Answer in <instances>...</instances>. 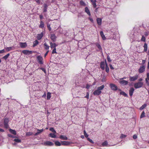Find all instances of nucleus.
<instances>
[{
	"label": "nucleus",
	"mask_w": 149,
	"mask_h": 149,
	"mask_svg": "<svg viewBox=\"0 0 149 149\" xmlns=\"http://www.w3.org/2000/svg\"><path fill=\"white\" fill-rule=\"evenodd\" d=\"M143 85V83L141 81H138L134 84V87L136 89L142 87Z\"/></svg>",
	"instance_id": "obj_1"
},
{
	"label": "nucleus",
	"mask_w": 149,
	"mask_h": 149,
	"mask_svg": "<svg viewBox=\"0 0 149 149\" xmlns=\"http://www.w3.org/2000/svg\"><path fill=\"white\" fill-rule=\"evenodd\" d=\"M9 121V119L8 118H4L3 122V124L4 127L6 128H8V123Z\"/></svg>",
	"instance_id": "obj_2"
},
{
	"label": "nucleus",
	"mask_w": 149,
	"mask_h": 149,
	"mask_svg": "<svg viewBox=\"0 0 149 149\" xmlns=\"http://www.w3.org/2000/svg\"><path fill=\"white\" fill-rule=\"evenodd\" d=\"M109 86L113 90L116 91L118 89L117 86L115 84L111 83L109 84Z\"/></svg>",
	"instance_id": "obj_3"
},
{
	"label": "nucleus",
	"mask_w": 149,
	"mask_h": 149,
	"mask_svg": "<svg viewBox=\"0 0 149 149\" xmlns=\"http://www.w3.org/2000/svg\"><path fill=\"white\" fill-rule=\"evenodd\" d=\"M145 70V67L144 65L141 66L138 70L139 73H141L143 72Z\"/></svg>",
	"instance_id": "obj_4"
},
{
	"label": "nucleus",
	"mask_w": 149,
	"mask_h": 149,
	"mask_svg": "<svg viewBox=\"0 0 149 149\" xmlns=\"http://www.w3.org/2000/svg\"><path fill=\"white\" fill-rule=\"evenodd\" d=\"M37 59L38 62L39 63V64H43V58L42 56H38L37 57Z\"/></svg>",
	"instance_id": "obj_5"
},
{
	"label": "nucleus",
	"mask_w": 149,
	"mask_h": 149,
	"mask_svg": "<svg viewBox=\"0 0 149 149\" xmlns=\"http://www.w3.org/2000/svg\"><path fill=\"white\" fill-rule=\"evenodd\" d=\"M138 75L137 74L135 75L133 77H130V80L131 81H135L137 79L138 77Z\"/></svg>",
	"instance_id": "obj_6"
},
{
	"label": "nucleus",
	"mask_w": 149,
	"mask_h": 149,
	"mask_svg": "<svg viewBox=\"0 0 149 149\" xmlns=\"http://www.w3.org/2000/svg\"><path fill=\"white\" fill-rule=\"evenodd\" d=\"M22 53L25 55H29L33 53V51L29 50H24L22 51Z\"/></svg>",
	"instance_id": "obj_7"
},
{
	"label": "nucleus",
	"mask_w": 149,
	"mask_h": 149,
	"mask_svg": "<svg viewBox=\"0 0 149 149\" xmlns=\"http://www.w3.org/2000/svg\"><path fill=\"white\" fill-rule=\"evenodd\" d=\"M56 38L57 37L55 34H52L51 35L50 38L53 42H55L56 40Z\"/></svg>",
	"instance_id": "obj_8"
},
{
	"label": "nucleus",
	"mask_w": 149,
	"mask_h": 149,
	"mask_svg": "<svg viewBox=\"0 0 149 149\" xmlns=\"http://www.w3.org/2000/svg\"><path fill=\"white\" fill-rule=\"evenodd\" d=\"M120 84L123 85H126L128 84V81H127L125 80H121L119 81Z\"/></svg>",
	"instance_id": "obj_9"
},
{
	"label": "nucleus",
	"mask_w": 149,
	"mask_h": 149,
	"mask_svg": "<svg viewBox=\"0 0 149 149\" xmlns=\"http://www.w3.org/2000/svg\"><path fill=\"white\" fill-rule=\"evenodd\" d=\"M44 33L43 32H42L40 34H37V38L38 40H41L43 36Z\"/></svg>",
	"instance_id": "obj_10"
},
{
	"label": "nucleus",
	"mask_w": 149,
	"mask_h": 149,
	"mask_svg": "<svg viewBox=\"0 0 149 149\" xmlns=\"http://www.w3.org/2000/svg\"><path fill=\"white\" fill-rule=\"evenodd\" d=\"M19 45L21 48H25L27 46V44L26 42H22L19 43Z\"/></svg>",
	"instance_id": "obj_11"
},
{
	"label": "nucleus",
	"mask_w": 149,
	"mask_h": 149,
	"mask_svg": "<svg viewBox=\"0 0 149 149\" xmlns=\"http://www.w3.org/2000/svg\"><path fill=\"white\" fill-rule=\"evenodd\" d=\"M50 47L52 49L56 48V47L58 46V45L55 43H53L52 42L50 43Z\"/></svg>",
	"instance_id": "obj_12"
},
{
	"label": "nucleus",
	"mask_w": 149,
	"mask_h": 149,
	"mask_svg": "<svg viewBox=\"0 0 149 149\" xmlns=\"http://www.w3.org/2000/svg\"><path fill=\"white\" fill-rule=\"evenodd\" d=\"M101 93V91H99L97 89L95 90L93 93V94L94 95H99Z\"/></svg>",
	"instance_id": "obj_13"
},
{
	"label": "nucleus",
	"mask_w": 149,
	"mask_h": 149,
	"mask_svg": "<svg viewBox=\"0 0 149 149\" xmlns=\"http://www.w3.org/2000/svg\"><path fill=\"white\" fill-rule=\"evenodd\" d=\"M61 144L62 145L64 146H67L71 144V142L67 141H63L61 142Z\"/></svg>",
	"instance_id": "obj_14"
},
{
	"label": "nucleus",
	"mask_w": 149,
	"mask_h": 149,
	"mask_svg": "<svg viewBox=\"0 0 149 149\" xmlns=\"http://www.w3.org/2000/svg\"><path fill=\"white\" fill-rule=\"evenodd\" d=\"M134 89L133 87L131 88L129 91V95L130 96H132L134 91Z\"/></svg>",
	"instance_id": "obj_15"
},
{
	"label": "nucleus",
	"mask_w": 149,
	"mask_h": 149,
	"mask_svg": "<svg viewBox=\"0 0 149 149\" xmlns=\"http://www.w3.org/2000/svg\"><path fill=\"white\" fill-rule=\"evenodd\" d=\"M44 144L46 146H52L54 145V143L52 142L49 141H47L44 143Z\"/></svg>",
	"instance_id": "obj_16"
},
{
	"label": "nucleus",
	"mask_w": 149,
	"mask_h": 149,
	"mask_svg": "<svg viewBox=\"0 0 149 149\" xmlns=\"http://www.w3.org/2000/svg\"><path fill=\"white\" fill-rule=\"evenodd\" d=\"M105 63L104 61H102L100 63V68L103 70H104L105 69Z\"/></svg>",
	"instance_id": "obj_17"
},
{
	"label": "nucleus",
	"mask_w": 149,
	"mask_h": 149,
	"mask_svg": "<svg viewBox=\"0 0 149 149\" xmlns=\"http://www.w3.org/2000/svg\"><path fill=\"white\" fill-rule=\"evenodd\" d=\"M59 138L63 140H68V138L65 135H61L59 137Z\"/></svg>",
	"instance_id": "obj_18"
},
{
	"label": "nucleus",
	"mask_w": 149,
	"mask_h": 149,
	"mask_svg": "<svg viewBox=\"0 0 149 149\" xmlns=\"http://www.w3.org/2000/svg\"><path fill=\"white\" fill-rule=\"evenodd\" d=\"M85 11L89 16L91 15V14L88 8L86 7L85 8Z\"/></svg>",
	"instance_id": "obj_19"
},
{
	"label": "nucleus",
	"mask_w": 149,
	"mask_h": 149,
	"mask_svg": "<svg viewBox=\"0 0 149 149\" xmlns=\"http://www.w3.org/2000/svg\"><path fill=\"white\" fill-rule=\"evenodd\" d=\"M97 24L99 25H101L102 24V19L101 18H98L96 19Z\"/></svg>",
	"instance_id": "obj_20"
},
{
	"label": "nucleus",
	"mask_w": 149,
	"mask_h": 149,
	"mask_svg": "<svg viewBox=\"0 0 149 149\" xmlns=\"http://www.w3.org/2000/svg\"><path fill=\"white\" fill-rule=\"evenodd\" d=\"M100 33L102 39L104 40H105L106 39V38L103 33V32L102 31H101L100 32Z\"/></svg>",
	"instance_id": "obj_21"
},
{
	"label": "nucleus",
	"mask_w": 149,
	"mask_h": 149,
	"mask_svg": "<svg viewBox=\"0 0 149 149\" xmlns=\"http://www.w3.org/2000/svg\"><path fill=\"white\" fill-rule=\"evenodd\" d=\"M44 24L43 22L42 21H40V24L39 26V27L41 28H43L44 27Z\"/></svg>",
	"instance_id": "obj_22"
},
{
	"label": "nucleus",
	"mask_w": 149,
	"mask_h": 149,
	"mask_svg": "<svg viewBox=\"0 0 149 149\" xmlns=\"http://www.w3.org/2000/svg\"><path fill=\"white\" fill-rule=\"evenodd\" d=\"M105 65H106V67H105L106 71L107 73H108L109 72V68L107 64V62H106V60H105Z\"/></svg>",
	"instance_id": "obj_23"
},
{
	"label": "nucleus",
	"mask_w": 149,
	"mask_h": 149,
	"mask_svg": "<svg viewBox=\"0 0 149 149\" xmlns=\"http://www.w3.org/2000/svg\"><path fill=\"white\" fill-rule=\"evenodd\" d=\"M9 131L11 133L14 135L16 134V131L15 130H13L11 129H10L9 130Z\"/></svg>",
	"instance_id": "obj_24"
},
{
	"label": "nucleus",
	"mask_w": 149,
	"mask_h": 149,
	"mask_svg": "<svg viewBox=\"0 0 149 149\" xmlns=\"http://www.w3.org/2000/svg\"><path fill=\"white\" fill-rule=\"evenodd\" d=\"M47 5L46 4H45L44 5V8H43V12H45L47 11Z\"/></svg>",
	"instance_id": "obj_25"
},
{
	"label": "nucleus",
	"mask_w": 149,
	"mask_h": 149,
	"mask_svg": "<svg viewBox=\"0 0 149 149\" xmlns=\"http://www.w3.org/2000/svg\"><path fill=\"white\" fill-rule=\"evenodd\" d=\"M56 133H50L49 135V136L53 138H55L56 137V135L55 134Z\"/></svg>",
	"instance_id": "obj_26"
},
{
	"label": "nucleus",
	"mask_w": 149,
	"mask_h": 149,
	"mask_svg": "<svg viewBox=\"0 0 149 149\" xmlns=\"http://www.w3.org/2000/svg\"><path fill=\"white\" fill-rule=\"evenodd\" d=\"M44 47L45 49L48 50V49L49 48V46L48 45L46 42L44 43Z\"/></svg>",
	"instance_id": "obj_27"
},
{
	"label": "nucleus",
	"mask_w": 149,
	"mask_h": 149,
	"mask_svg": "<svg viewBox=\"0 0 149 149\" xmlns=\"http://www.w3.org/2000/svg\"><path fill=\"white\" fill-rule=\"evenodd\" d=\"M143 47L144 48L143 50L144 52H146L147 51L148 49L147 45L146 43H144V45L143 46Z\"/></svg>",
	"instance_id": "obj_28"
},
{
	"label": "nucleus",
	"mask_w": 149,
	"mask_h": 149,
	"mask_svg": "<svg viewBox=\"0 0 149 149\" xmlns=\"http://www.w3.org/2000/svg\"><path fill=\"white\" fill-rule=\"evenodd\" d=\"M38 43L39 42L37 40H35L33 42V47H35L38 44Z\"/></svg>",
	"instance_id": "obj_29"
},
{
	"label": "nucleus",
	"mask_w": 149,
	"mask_h": 149,
	"mask_svg": "<svg viewBox=\"0 0 149 149\" xmlns=\"http://www.w3.org/2000/svg\"><path fill=\"white\" fill-rule=\"evenodd\" d=\"M5 48L7 52H9L11 50L13 49V47H7L6 48Z\"/></svg>",
	"instance_id": "obj_30"
},
{
	"label": "nucleus",
	"mask_w": 149,
	"mask_h": 149,
	"mask_svg": "<svg viewBox=\"0 0 149 149\" xmlns=\"http://www.w3.org/2000/svg\"><path fill=\"white\" fill-rule=\"evenodd\" d=\"M95 45L100 50H102V48L100 44H99L98 43H96Z\"/></svg>",
	"instance_id": "obj_31"
},
{
	"label": "nucleus",
	"mask_w": 149,
	"mask_h": 149,
	"mask_svg": "<svg viewBox=\"0 0 149 149\" xmlns=\"http://www.w3.org/2000/svg\"><path fill=\"white\" fill-rule=\"evenodd\" d=\"M104 85H103L102 86H99L97 88V89L99 91H101V90H102L104 88Z\"/></svg>",
	"instance_id": "obj_32"
},
{
	"label": "nucleus",
	"mask_w": 149,
	"mask_h": 149,
	"mask_svg": "<svg viewBox=\"0 0 149 149\" xmlns=\"http://www.w3.org/2000/svg\"><path fill=\"white\" fill-rule=\"evenodd\" d=\"M51 97V94L49 92H48L47 94V99L49 100Z\"/></svg>",
	"instance_id": "obj_33"
},
{
	"label": "nucleus",
	"mask_w": 149,
	"mask_h": 149,
	"mask_svg": "<svg viewBox=\"0 0 149 149\" xmlns=\"http://www.w3.org/2000/svg\"><path fill=\"white\" fill-rule=\"evenodd\" d=\"M10 54L8 53L6 55H5L3 57V58L6 60L9 57V56H10Z\"/></svg>",
	"instance_id": "obj_34"
},
{
	"label": "nucleus",
	"mask_w": 149,
	"mask_h": 149,
	"mask_svg": "<svg viewBox=\"0 0 149 149\" xmlns=\"http://www.w3.org/2000/svg\"><path fill=\"white\" fill-rule=\"evenodd\" d=\"M80 4L82 6H85L86 5V3L82 0H81L80 2Z\"/></svg>",
	"instance_id": "obj_35"
},
{
	"label": "nucleus",
	"mask_w": 149,
	"mask_h": 149,
	"mask_svg": "<svg viewBox=\"0 0 149 149\" xmlns=\"http://www.w3.org/2000/svg\"><path fill=\"white\" fill-rule=\"evenodd\" d=\"M55 144L56 146H60L61 144L58 141H56L55 142Z\"/></svg>",
	"instance_id": "obj_36"
},
{
	"label": "nucleus",
	"mask_w": 149,
	"mask_h": 149,
	"mask_svg": "<svg viewBox=\"0 0 149 149\" xmlns=\"http://www.w3.org/2000/svg\"><path fill=\"white\" fill-rule=\"evenodd\" d=\"M147 106V104H144L142 106L140 107V109L141 110H143V109Z\"/></svg>",
	"instance_id": "obj_37"
},
{
	"label": "nucleus",
	"mask_w": 149,
	"mask_h": 149,
	"mask_svg": "<svg viewBox=\"0 0 149 149\" xmlns=\"http://www.w3.org/2000/svg\"><path fill=\"white\" fill-rule=\"evenodd\" d=\"M33 134V132H27L26 133V135L27 136H29L32 135Z\"/></svg>",
	"instance_id": "obj_38"
},
{
	"label": "nucleus",
	"mask_w": 149,
	"mask_h": 149,
	"mask_svg": "<svg viewBox=\"0 0 149 149\" xmlns=\"http://www.w3.org/2000/svg\"><path fill=\"white\" fill-rule=\"evenodd\" d=\"M120 95H123L125 97H127V95L124 92L121 91L120 92Z\"/></svg>",
	"instance_id": "obj_39"
},
{
	"label": "nucleus",
	"mask_w": 149,
	"mask_h": 149,
	"mask_svg": "<svg viewBox=\"0 0 149 149\" xmlns=\"http://www.w3.org/2000/svg\"><path fill=\"white\" fill-rule=\"evenodd\" d=\"M108 145V142L107 141H105L102 144V145L103 146H106Z\"/></svg>",
	"instance_id": "obj_40"
},
{
	"label": "nucleus",
	"mask_w": 149,
	"mask_h": 149,
	"mask_svg": "<svg viewBox=\"0 0 149 149\" xmlns=\"http://www.w3.org/2000/svg\"><path fill=\"white\" fill-rule=\"evenodd\" d=\"M145 116V113L144 111H143L142 112V113L141 114L140 116V118H142L144 117Z\"/></svg>",
	"instance_id": "obj_41"
},
{
	"label": "nucleus",
	"mask_w": 149,
	"mask_h": 149,
	"mask_svg": "<svg viewBox=\"0 0 149 149\" xmlns=\"http://www.w3.org/2000/svg\"><path fill=\"white\" fill-rule=\"evenodd\" d=\"M14 141L17 143H21V140L18 139H15L14 140Z\"/></svg>",
	"instance_id": "obj_42"
},
{
	"label": "nucleus",
	"mask_w": 149,
	"mask_h": 149,
	"mask_svg": "<svg viewBox=\"0 0 149 149\" xmlns=\"http://www.w3.org/2000/svg\"><path fill=\"white\" fill-rule=\"evenodd\" d=\"M49 130L52 132L54 133H56V131L54 129V128L53 127L50 128Z\"/></svg>",
	"instance_id": "obj_43"
},
{
	"label": "nucleus",
	"mask_w": 149,
	"mask_h": 149,
	"mask_svg": "<svg viewBox=\"0 0 149 149\" xmlns=\"http://www.w3.org/2000/svg\"><path fill=\"white\" fill-rule=\"evenodd\" d=\"M141 40L142 41H143V42H145L146 41L145 37L144 36H142V38H141Z\"/></svg>",
	"instance_id": "obj_44"
},
{
	"label": "nucleus",
	"mask_w": 149,
	"mask_h": 149,
	"mask_svg": "<svg viewBox=\"0 0 149 149\" xmlns=\"http://www.w3.org/2000/svg\"><path fill=\"white\" fill-rule=\"evenodd\" d=\"M126 137V135H124L123 134H121V136L120 137V138L121 139H123L125 138Z\"/></svg>",
	"instance_id": "obj_45"
},
{
	"label": "nucleus",
	"mask_w": 149,
	"mask_h": 149,
	"mask_svg": "<svg viewBox=\"0 0 149 149\" xmlns=\"http://www.w3.org/2000/svg\"><path fill=\"white\" fill-rule=\"evenodd\" d=\"M8 136L10 137H11L12 138H15L16 137V136H13V135H12L11 134H8Z\"/></svg>",
	"instance_id": "obj_46"
},
{
	"label": "nucleus",
	"mask_w": 149,
	"mask_h": 149,
	"mask_svg": "<svg viewBox=\"0 0 149 149\" xmlns=\"http://www.w3.org/2000/svg\"><path fill=\"white\" fill-rule=\"evenodd\" d=\"M84 135L86 137H87L88 136V135L86 133V132L85 130L84 131Z\"/></svg>",
	"instance_id": "obj_47"
},
{
	"label": "nucleus",
	"mask_w": 149,
	"mask_h": 149,
	"mask_svg": "<svg viewBox=\"0 0 149 149\" xmlns=\"http://www.w3.org/2000/svg\"><path fill=\"white\" fill-rule=\"evenodd\" d=\"M47 27L48 29V30L49 31H51V28L50 27V25L49 24H48L47 25Z\"/></svg>",
	"instance_id": "obj_48"
},
{
	"label": "nucleus",
	"mask_w": 149,
	"mask_h": 149,
	"mask_svg": "<svg viewBox=\"0 0 149 149\" xmlns=\"http://www.w3.org/2000/svg\"><path fill=\"white\" fill-rule=\"evenodd\" d=\"M56 48L52 50V54H54V53L57 54V52H56Z\"/></svg>",
	"instance_id": "obj_49"
},
{
	"label": "nucleus",
	"mask_w": 149,
	"mask_h": 149,
	"mask_svg": "<svg viewBox=\"0 0 149 149\" xmlns=\"http://www.w3.org/2000/svg\"><path fill=\"white\" fill-rule=\"evenodd\" d=\"M107 60L109 62H110L111 61V60L110 58V56L109 55H108L107 56Z\"/></svg>",
	"instance_id": "obj_50"
},
{
	"label": "nucleus",
	"mask_w": 149,
	"mask_h": 149,
	"mask_svg": "<svg viewBox=\"0 0 149 149\" xmlns=\"http://www.w3.org/2000/svg\"><path fill=\"white\" fill-rule=\"evenodd\" d=\"M92 4L93 5V8H96V7L97 5H96V2L93 3H92Z\"/></svg>",
	"instance_id": "obj_51"
},
{
	"label": "nucleus",
	"mask_w": 149,
	"mask_h": 149,
	"mask_svg": "<svg viewBox=\"0 0 149 149\" xmlns=\"http://www.w3.org/2000/svg\"><path fill=\"white\" fill-rule=\"evenodd\" d=\"M37 131H38V132H39V134L40 133H41L43 131V129H41V130H39L38 129L37 130Z\"/></svg>",
	"instance_id": "obj_52"
},
{
	"label": "nucleus",
	"mask_w": 149,
	"mask_h": 149,
	"mask_svg": "<svg viewBox=\"0 0 149 149\" xmlns=\"http://www.w3.org/2000/svg\"><path fill=\"white\" fill-rule=\"evenodd\" d=\"M40 0H35V1L38 3V5L40 4Z\"/></svg>",
	"instance_id": "obj_53"
},
{
	"label": "nucleus",
	"mask_w": 149,
	"mask_h": 149,
	"mask_svg": "<svg viewBox=\"0 0 149 149\" xmlns=\"http://www.w3.org/2000/svg\"><path fill=\"white\" fill-rule=\"evenodd\" d=\"M133 137L134 139H135L137 138V136L136 135L134 134L133 135Z\"/></svg>",
	"instance_id": "obj_54"
},
{
	"label": "nucleus",
	"mask_w": 149,
	"mask_h": 149,
	"mask_svg": "<svg viewBox=\"0 0 149 149\" xmlns=\"http://www.w3.org/2000/svg\"><path fill=\"white\" fill-rule=\"evenodd\" d=\"M89 19L93 23V22L94 21L93 18L91 17H89Z\"/></svg>",
	"instance_id": "obj_55"
},
{
	"label": "nucleus",
	"mask_w": 149,
	"mask_h": 149,
	"mask_svg": "<svg viewBox=\"0 0 149 149\" xmlns=\"http://www.w3.org/2000/svg\"><path fill=\"white\" fill-rule=\"evenodd\" d=\"M49 50H47L46 52V53L44 55V57H46V56L47 55L48 53H49Z\"/></svg>",
	"instance_id": "obj_56"
},
{
	"label": "nucleus",
	"mask_w": 149,
	"mask_h": 149,
	"mask_svg": "<svg viewBox=\"0 0 149 149\" xmlns=\"http://www.w3.org/2000/svg\"><path fill=\"white\" fill-rule=\"evenodd\" d=\"M147 79L149 81V73H147Z\"/></svg>",
	"instance_id": "obj_57"
},
{
	"label": "nucleus",
	"mask_w": 149,
	"mask_h": 149,
	"mask_svg": "<svg viewBox=\"0 0 149 149\" xmlns=\"http://www.w3.org/2000/svg\"><path fill=\"white\" fill-rule=\"evenodd\" d=\"M109 66H110V68L112 69V70H113L114 69V68H113V67L112 66V65H111V64H110L109 65Z\"/></svg>",
	"instance_id": "obj_58"
},
{
	"label": "nucleus",
	"mask_w": 149,
	"mask_h": 149,
	"mask_svg": "<svg viewBox=\"0 0 149 149\" xmlns=\"http://www.w3.org/2000/svg\"><path fill=\"white\" fill-rule=\"evenodd\" d=\"M85 97L87 99L89 98V94L88 93H87V94L86 95V96Z\"/></svg>",
	"instance_id": "obj_59"
},
{
	"label": "nucleus",
	"mask_w": 149,
	"mask_h": 149,
	"mask_svg": "<svg viewBox=\"0 0 149 149\" xmlns=\"http://www.w3.org/2000/svg\"><path fill=\"white\" fill-rule=\"evenodd\" d=\"M90 87V86L88 84H87L86 86V88L87 89H88Z\"/></svg>",
	"instance_id": "obj_60"
},
{
	"label": "nucleus",
	"mask_w": 149,
	"mask_h": 149,
	"mask_svg": "<svg viewBox=\"0 0 149 149\" xmlns=\"http://www.w3.org/2000/svg\"><path fill=\"white\" fill-rule=\"evenodd\" d=\"M39 18L40 19H42L43 18V16L42 15H40L39 16Z\"/></svg>",
	"instance_id": "obj_61"
},
{
	"label": "nucleus",
	"mask_w": 149,
	"mask_h": 149,
	"mask_svg": "<svg viewBox=\"0 0 149 149\" xmlns=\"http://www.w3.org/2000/svg\"><path fill=\"white\" fill-rule=\"evenodd\" d=\"M91 1L92 3L96 2V0H91Z\"/></svg>",
	"instance_id": "obj_62"
},
{
	"label": "nucleus",
	"mask_w": 149,
	"mask_h": 149,
	"mask_svg": "<svg viewBox=\"0 0 149 149\" xmlns=\"http://www.w3.org/2000/svg\"><path fill=\"white\" fill-rule=\"evenodd\" d=\"M145 62V60H142L141 64L143 65Z\"/></svg>",
	"instance_id": "obj_63"
},
{
	"label": "nucleus",
	"mask_w": 149,
	"mask_h": 149,
	"mask_svg": "<svg viewBox=\"0 0 149 149\" xmlns=\"http://www.w3.org/2000/svg\"><path fill=\"white\" fill-rule=\"evenodd\" d=\"M98 8H96L95 10V12L96 13H97V11H98Z\"/></svg>",
	"instance_id": "obj_64"
}]
</instances>
